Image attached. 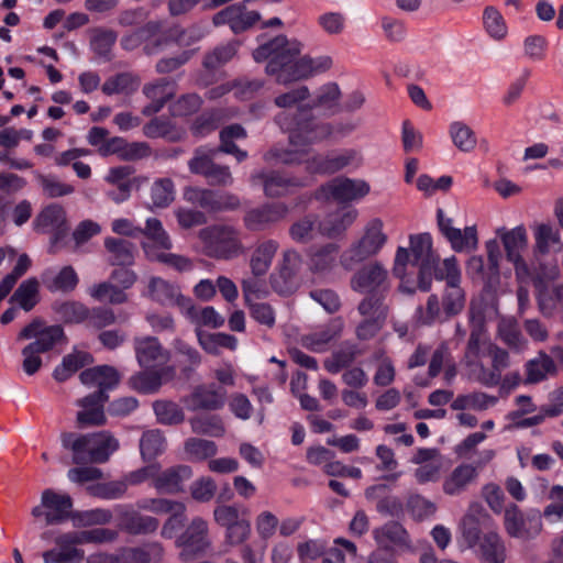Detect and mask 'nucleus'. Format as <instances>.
<instances>
[{"instance_id":"f257e3e1","label":"nucleus","mask_w":563,"mask_h":563,"mask_svg":"<svg viewBox=\"0 0 563 563\" xmlns=\"http://www.w3.org/2000/svg\"><path fill=\"white\" fill-rule=\"evenodd\" d=\"M300 44L289 42L285 35H278L267 43L260 45L253 57L256 62L268 59L266 73L275 76L276 82L287 85L292 81L309 78L313 74L330 69L332 59L329 56L298 58Z\"/></svg>"},{"instance_id":"f03ea898","label":"nucleus","mask_w":563,"mask_h":563,"mask_svg":"<svg viewBox=\"0 0 563 563\" xmlns=\"http://www.w3.org/2000/svg\"><path fill=\"white\" fill-rule=\"evenodd\" d=\"M446 279L442 297L441 306L437 295L428 298L427 307L418 309L419 320L422 324H431L435 320L445 321L457 316L465 306V294L460 286L461 274L456 264V258L451 256L444 260Z\"/></svg>"},{"instance_id":"7ed1b4c3","label":"nucleus","mask_w":563,"mask_h":563,"mask_svg":"<svg viewBox=\"0 0 563 563\" xmlns=\"http://www.w3.org/2000/svg\"><path fill=\"white\" fill-rule=\"evenodd\" d=\"M33 342L22 350L24 357L22 366L27 375L35 374L42 366L40 354L52 351L57 344L67 343L68 339L60 324L47 325L42 318H34L18 334L16 340H30Z\"/></svg>"},{"instance_id":"20e7f679","label":"nucleus","mask_w":563,"mask_h":563,"mask_svg":"<svg viewBox=\"0 0 563 563\" xmlns=\"http://www.w3.org/2000/svg\"><path fill=\"white\" fill-rule=\"evenodd\" d=\"M388 294L366 292L360 301L357 311L363 320L357 324L355 333L358 340L366 341L374 338L385 325L389 313L387 303Z\"/></svg>"},{"instance_id":"39448f33","label":"nucleus","mask_w":563,"mask_h":563,"mask_svg":"<svg viewBox=\"0 0 563 563\" xmlns=\"http://www.w3.org/2000/svg\"><path fill=\"white\" fill-rule=\"evenodd\" d=\"M175 543L180 549L179 559L183 562L206 555L211 548L208 522L201 517L194 518Z\"/></svg>"},{"instance_id":"423d86ee","label":"nucleus","mask_w":563,"mask_h":563,"mask_svg":"<svg viewBox=\"0 0 563 563\" xmlns=\"http://www.w3.org/2000/svg\"><path fill=\"white\" fill-rule=\"evenodd\" d=\"M386 240L382 220L373 219L367 224L364 235L342 255L343 266L351 269L354 264L376 255Z\"/></svg>"},{"instance_id":"0eeeda50","label":"nucleus","mask_w":563,"mask_h":563,"mask_svg":"<svg viewBox=\"0 0 563 563\" xmlns=\"http://www.w3.org/2000/svg\"><path fill=\"white\" fill-rule=\"evenodd\" d=\"M184 199L209 213L233 211L241 207V200L236 195L209 188L186 187Z\"/></svg>"},{"instance_id":"6e6552de","label":"nucleus","mask_w":563,"mask_h":563,"mask_svg":"<svg viewBox=\"0 0 563 563\" xmlns=\"http://www.w3.org/2000/svg\"><path fill=\"white\" fill-rule=\"evenodd\" d=\"M409 250L399 246L396 251L393 274L402 279L408 264L416 265L439 257L432 250V239L429 233H420L409 236Z\"/></svg>"},{"instance_id":"1a4fd4ad","label":"nucleus","mask_w":563,"mask_h":563,"mask_svg":"<svg viewBox=\"0 0 563 563\" xmlns=\"http://www.w3.org/2000/svg\"><path fill=\"white\" fill-rule=\"evenodd\" d=\"M73 499L69 495L58 494L53 489H45L41 495V504L32 508L31 515L35 519L44 518L47 526L59 525L76 516L71 511Z\"/></svg>"},{"instance_id":"9d476101","label":"nucleus","mask_w":563,"mask_h":563,"mask_svg":"<svg viewBox=\"0 0 563 563\" xmlns=\"http://www.w3.org/2000/svg\"><path fill=\"white\" fill-rule=\"evenodd\" d=\"M492 529H495V521L484 506L477 501L471 503L460 521L461 534L467 547H476L483 531Z\"/></svg>"},{"instance_id":"9b49d317","label":"nucleus","mask_w":563,"mask_h":563,"mask_svg":"<svg viewBox=\"0 0 563 563\" xmlns=\"http://www.w3.org/2000/svg\"><path fill=\"white\" fill-rule=\"evenodd\" d=\"M148 292L153 300L163 306H177L189 318H195V305L189 297L184 296L177 285L161 277H152L148 283Z\"/></svg>"},{"instance_id":"f8f14e48","label":"nucleus","mask_w":563,"mask_h":563,"mask_svg":"<svg viewBox=\"0 0 563 563\" xmlns=\"http://www.w3.org/2000/svg\"><path fill=\"white\" fill-rule=\"evenodd\" d=\"M289 208L284 202H266L245 212L244 225L250 231H265L285 220Z\"/></svg>"},{"instance_id":"ddd939ff","label":"nucleus","mask_w":563,"mask_h":563,"mask_svg":"<svg viewBox=\"0 0 563 563\" xmlns=\"http://www.w3.org/2000/svg\"><path fill=\"white\" fill-rule=\"evenodd\" d=\"M540 273L532 278L533 286L537 290V301L539 311L544 317H552L556 309V303L563 301V285H554L550 289L545 283L547 279H554L559 275V268L552 267L545 272L540 264Z\"/></svg>"},{"instance_id":"4468645a","label":"nucleus","mask_w":563,"mask_h":563,"mask_svg":"<svg viewBox=\"0 0 563 563\" xmlns=\"http://www.w3.org/2000/svg\"><path fill=\"white\" fill-rule=\"evenodd\" d=\"M351 287L358 292L388 294L390 289L388 272L378 262L364 265L352 276Z\"/></svg>"},{"instance_id":"2eb2a0df","label":"nucleus","mask_w":563,"mask_h":563,"mask_svg":"<svg viewBox=\"0 0 563 563\" xmlns=\"http://www.w3.org/2000/svg\"><path fill=\"white\" fill-rule=\"evenodd\" d=\"M369 192V186L364 180H354L346 177H336L322 185L317 198L334 199L340 202H346L365 197Z\"/></svg>"},{"instance_id":"dca6fc26","label":"nucleus","mask_w":563,"mask_h":563,"mask_svg":"<svg viewBox=\"0 0 563 563\" xmlns=\"http://www.w3.org/2000/svg\"><path fill=\"white\" fill-rule=\"evenodd\" d=\"M301 266V256L294 250L284 253L283 262L278 272L271 275V286L277 294L288 296L298 287L297 273Z\"/></svg>"},{"instance_id":"f3484780","label":"nucleus","mask_w":563,"mask_h":563,"mask_svg":"<svg viewBox=\"0 0 563 563\" xmlns=\"http://www.w3.org/2000/svg\"><path fill=\"white\" fill-rule=\"evenodd\" d=\"M440 232L450 242L455 252H471L477 247L478 238L475 225L466 227L463 231L453 227V220L446 218L442 209L437 211Z\"/></svg>"},{"instance_id":"a211bd4d","label":"nucleus","mask_w":563,"mask_h":563,"mask_svg":"<svg viewBox=\"0 0 563 563\" xmlns=\"http://www.w3.org/2000/svg\"><path fill=\"white\" fill-rule=\"evenodd\" d=\"M536 517V522L532 525L534 518H525L522 511L516 504H510L506 507L504 514V527L507 534L511 538L530 540L533 539L541 531L540 517Z\"/></svg>"},{"instance_id":"6ab92c4d","label":"nucleus","mask_w":563,"mask_h":563,"mask_svg":"<svg viewBox=\"0 0 563 563\" xmlns=\"http://www.w3.org/2000/svg\"><path fill=\"white\" fill-rule=\"evenodd\" d=\"M479 475L478 467L470 464L462 463L444 478L442 483V490L445 495L455 497L464 494L471 485L476 483Z\"/></svg>"},{"instance_id":"aec40b11","label":"nucleus","mask_w":563,"mask_h":563,"mask_svg":"<svg viewBox=\"0 0 563 563\" xmlns=\"http://www.w3.org/2000/svg\"><path fill=\"white\" fill-rule=\"evenodd\" d=\"M164 549L158 542H151L143 547L122 548L110 556V563H159Z\"/></svg>"},{"instance_id":"412c9836","label":"nucleus","mask_w":563,"mask_h":563,"mask_svg":"<svg viewBox=\"0 0 563 563\" xmlns=\"http://www.w3.org/2000/svg\"><path fill=\"white\" fill-rule=\"evenodd\" d=\"M224 394L221 387L200 385L184 399V402L191 411L217 410L224 404Z\"/></svg>"},{"instance_id":"4be33fe9","label":"nucleus","mask_w":563,"mask_h":563,"mask_svg":"<svg viewBox=\"0 0 563 563\" xmlns=\"http://www.w3.org/2000/svg\"><path fill=\"white\" fill-rule=\"evenodd\" d=\"M134 349L139 364L145 368L161 366L169 360L168 351L154 336L135 339Z\"/></svg>"},{"instance_id":"5701e85b","label":"nucleus","mask_w":563,"mask_h":563,"mask_svg":"<svg viewBox=\"0 0 563 563\" xmlns=\"http://www.w3.org/2000/svg\"><path fill=\"white\" fill-rule=\"evenodd\" d=\"M263 184L264 194L269 198L285 197L292 188H300L305 183L296 177H287L279 172L260 173L253 176Z\"/></svg>"},{"instance_id":"b1692460","label":"nucleus","mask_w":563,"mask_h":563,"mask_svg":"<svg viewBox=\"0 0 563 563\" xmlns=\"http://www.w3.org/2000/svg\"><path fill=\"white\" fill-rule=\"evenodd\" d=\"M192 477V470L188 465H175L157 474L154 487L166 494L184 492L185 484Z\"/></svg>"},{"instance_id":"393cba45","label":"nucleus","mask_w":563,"mask_h":563,"mask_svg":"<svg viewBox=\"0 0 563 563\" xmlns=\"http://www.w3.org/2000/svg\"><path fill=\"white\" fill-rule=\"evenodd\" d=\"M80 382L87 386H97L98 390L108 394L120 383L119 372L109 365H100L87 368L79 375Z\"/></svg>"},{"instance_id":"a878e982","label":"nucleus","mask_w":563,"mask_h":563,"mask_svg":"<svg viewBox=\"0 0 563 563\" xmlns=\"http://www.w3.org/2000/svg\"><path fill=\"white\" fill-rule=\"evenodd\" d=\"M476 545L482 563H505L507 559L506 545L495 529L486 531Z\"/></svg>"},{"instance_id":"bb28decb","label":"nucleus","mask_w":563,"mask_h":563,"mask_svg":"<svg viewBox=\"0 0 563 563\" xmlns=\"http://www.w3.org/2000/svg\"><path fill=\"white\" fill-rule=\"evenodd\" d=\"M525 367L526 378L523 383L527 385L538 384L548 377H553L559 371L554 360L544 351H539L537 357L529 360Z\"/></svg>"},{"instance_id":"cd10ccee","label":"nucleus","mask_w":563,"mask_h":563,"mask_svg":"<svg viewBox=\"0 0 563 563\" xmlns=\"http://www.w3.org/2000/svg\"><path fill=\"white\" fill-rule=\"evenodd\" d=\"M118 526L129 534L140 536L154 533L158 529L159 521L139 511L128 510L120 515Z\"/></svg>"},{"instance_id":"c85d7f7f","label":"nucleus","mask_w":563,"mask_h":563,"mask_svg":"<svg viewBox=\"0 0 563 563\" xmlns=\"http://www.w3.org/2000/svg\"><path fill=\"white\" fill-rule=\"evenodd\" d=\"M66 216L64 209L58 205H49L45 207L36 217L34 224L35 228L46 229L53 228L55 229V234L52 243H57L60 239H63L66 234L67 228Z\"/></svg>"},{"instance_id":"c756f323","label":"nucleus","mask_w":563,"mask_h":563,"mask_svg":"<svg viewBox=\"0 0 563 563\" xmlns=\"http://www.w3.org/2000/svg\"><path fill=\"white\" fill-rule=\"evenodd\" d=\"M533 255L536 258L540 255H548L551 252V246L558 245L559 250L562 247L560 232L550 222L537 223L533 227Z\"/></svg>"},{"instance_id":"7c9ffc66","label":"nucleus","mask_w":563,"mask_h":563,"mask_svg":"<svg viewBox=\"0 0 563 563\" xmlns=\"http://www.w3.org/2000/svg\"><path fill=\"white\" fill-rule=\"evenodd\" d=\"M496 233L501 240L508 261L518 258L521 252L528 247V235L523 225H518L512 230L499 228Z\"/></svg>"},{"instance_id":"2f4dec72","label":"nucleus","mask_w":563,"mask_h":563,"mask_svg":"<svg viewBox=\"0 0 563 563\" xmlns=\"http://www.w3.org/2000/svg\"><path fill=\"white\" fill-rule=\"evenodd\" d=\"M91 463H106L110 455L118 450L119 443L109 432L88 433Z\"/></svg>"},{"instance_id":"473e14b6","label":"nucleus","mask_w":563,"mask_h":563,"mask_svg":"<svg viewBox=\"0 0 563 563\" xmlns=\"http://www.w3.org/2000/svg\"><path fill=\"white\" fill-rule=\"evenodd\" d=\"M341 91L335 82L323 85L317 97L308 104L309 110H320L323 115H333L340 111Z\"/></svg>"},{"instance_id":"72a5a7b5","label":"nucleus","mask_w":563,"mask_h":563,"mask_svg":"<svg viewBox=\"0 0 563 563\" xmlns=\"http://www.w3.org/2000/svg\"><path fill=\"white\" fill-rule=\"evenodd\" d=\"M60 441L64 449L73 452V463L86 465L90 461V445L87 434H77L75 432H63Z\"/></svg>"},{"instance_id":"f704fd0d","label":"nucleus","mask_w":563,"mask_h":563,"mask_svg":"<svg viewBox=\"0 0 563 563\" xmlns=\"http://www.w3.org/2000/svg\"><path fill=\"white\" fill-rule=\"evenodd\" d=\"M356 216V210L339 211L328 214L320 221L319 232L328 238H336L354 222Z\"/></svg>"},{"instance_id":"c9c22d12","label":"nucleus","mask_w":563,"mask_h":563,"mask_svg":"<svg viewBox=\"0 0 563 563\" xmlns=\"http://www.w3.org/2000/svg\"><path fill=\"white\" fill-rule=\"evenodd\" d=\"M104 247L111 254V265L130 266L134 263L135 245L124 239L107 238Z\"/></svg>"},{"instance_id":"e433bc0d","label":"nucleus","mask_w":563,"mask_h":563,"mask_svg":"<svg viewBox=\"0 0 563 563\" xmlns=\"http://www.w3.org/2000/svg\"><path fill=\"white\" fill-rule=\"evenodd\" d=\"M40 301V284L35 277L23 280L10 297L25 312L31 311Z\"/></svg>"},{"instance_id":"4c0bfd02","label":"nucleus","mask_w":563,"mask_h":563,"mask_svg":"<svg viewBox=\"0 0 563 563\" xmlns=\"http://www.w3.org/2000/svg\"><path fill=\"white\" fill-rule=\"evenodd\" d=\"M373 536L378 545L387 548L389 543L396 545L407 544L409 536L406 529L397 521H388L376 528Z\"/></svg>"},{"instance_id":"58836bf2","label":"nucleus","mask_w":563,"mask_h":563,"mask_svg":"<svg viewBox=\"0 0 563 563\" xmlns=\"http://www.w3.org/2000/svg\"><path fill=\"white\" fill-rule=\"evenodd\" d=\"M52 309L58 317V320L66 324L86 322L88 316V308L84 303L75 300L54 302Z\"/></svg>"},{"instance_id":"ea45409f","label":"nucleus","mask_w":563,"mask_h":563,"mask_svg":"<svg viewBox=\"0 0 563 563\" xmlns=\"http://www.w3.org/2000/svg\"><path fill=\"white\" fill-rule=\"evenodd\" d=\"M309 150L306 148H284L273 146L264 155L263 159L272 165H287L294 166L305 163V157L308 156Z\"/></svg>"},{"instance_id":"a19ab883","label":"nucleus","mask_w":563,"mask_h":563,"mask_svg":"<svg viewBox=\"0 0 563 563\" xmlns=\"http://www.w3.org/2000/svg\"><path fill=\"white\" fill-rule=\"evenodd\" d=\"M79 278L71 266H64L54 277L43 276V284L51 292H71L78 285Z\"/></svg>"},{"instance_id":"79ce46f5","label":"nucleus","mask_w":563,"mask_h":563,"mask_svg":"<svg viewBox=\"0 0 563 563\" xmlns=\"http://www.w3.org/2000/svg\"><path fill=\"white\" fill-rule=\"evenodd\" d=\"M92 362V356L87 352H74L63 357L62 364L53 373L57 382H65L77 371Z\"/></svg>"},{"instance_id":"37998d69","label":"nucleus","mask_w":563,"mask_h":563,"mask_svg":"<svg viewBox=\"0 0 563 563\" xmlns=\"http://www.w3.org/2000/svg\"><path fill=\"white\" fill-rule=\"evenodd\" d=\"M173 372L172 367L162 371L140 372L129 379V385L132 389L142 393V394H153L156 393L162 386L163 374L166 372Z\"/></svg>"},{"instance_id":"c03bdc74","label":"nucleus","mask_w":563,"mask_h":563,"mask_svg":"<svg viewBox=\"0 0 563 563\" xmlns=\"http://www.w3.org/2000/svg\"><path fill=\"white\" fill-rule=\"evenodd\" d=\"M276 251L277 243L266 241L253 252L250 266L255 277H262L267 273Z\"/></svg>"},{"instance_id":"a18cd8bd","label":"nucleus","mask_w":563,"mask_h":563,"mask_svg":"<svg viewBox=\"0 0 563 563\" xmlns=\"http://www.w3.org/2000/svg\"><path fill=\"white\" fill-rule=\"evenodd\" d=\"M142 247L150 261L163 263L178 272H187L192 268V262L188 257L173 253L158 252L155 246H151L148 243H142Z\"/></svg>"},{"instance_id":"49530a36","label":"nucleus","mask_w":563,"mask_h":563,"mask_svg":"<svg viewBox=\"0 0 563 563\" xmlns=\"http://www.w3.org/2000/svg\"><path fill=\"white\" fill-rule=\"evenodd\" d=\"M319 223L317 214H306L290 225L289 235L298 243H308L313 240L316 231H319Z\"/></svg>"},{"instance_id":"de8ad7c7","label":"nucleus","mask_w":563,"mask_h":563,"mask_svg":"<svg viewBox=\"0 0 563 563\" xmlns=\"http://www.w3.org/2000/svg\"><path fill=\"white\" fill-rule=\"evenodd\" d=\"M216 243V251L221 256L228 257L231 252L238 249L236 231L232 227L219 225L208 229Z\"/></svg>"},{"instance_id":"09e8293b","label":"nucleus","mask_w":563,"mask_h":563,"mask_svg":"<svg viewBox=\"0 0 563 563\" xmlns=\"http://www.w3.org/2000/svg\"><path fill=\"white\" fill-rule=\"evenodd\" d=\"M440 257L432 258L426 262H420L417 265L419 266L418 272V287L422 291H429L431 289L432 278L434 277L438 280H445L446 269L443 264L442 267L439 266Z\"/></svg>"},{"instance_id":"8fccbe9b","label":"nucleus","mask_w":563,"mask_h":563,"mask_svg":"<svg viewBox=\"0 0 563 563\" xmlns=\"http://www.w3.org/2000/svg\"><path fill=\"white\" fill-rule=\"evenodd\" d=\"M191 430L197 434L210 437H222L224 434V426L221 418L217 415H200L189 420Z\"/></svg>"},{"instance_id":"3c124183","label":"nucleus","mask_w":563,"mask_h":563,"mask_svg":"<svg viewBox=\"0 0 563 563\" xmlns=\"http://www.w3.org/2000/svg\"><path fill=\"white\" fill-rule=\"evenodd\" d=\"M339 246L334 243H328L310 252L309 267L314 273H322L330 269L335 261Z\"/></svg>"},{"instance_id":"603ef678","label":"nucleus","mask_w":563,"mask_h":563,"mask_svg":"<svg viewBox=\"0 0 563 563\" xmlns=\"http://www.w3.org/2000/svg\"><path fill=\"white\" fill-rule=\"evenodd\" d=\"M164 450L165 438L159 430L155 429L143 432L140 440V451L145 461L154 460Z\"/></svg>"},{"instance_id":"864d4df0","label":"nucleus","mask_w":563,"mask_h":563,"mask_svg":"<svg viewBox=\"0 0 563 563\" xmlns=\"http://www.w3.org/2000/svg\"><path fill=\"white\" fill-rule=\"evenodd\" d=\"M236 42H230L217 46L205 55L202 66L210 71L219 69L221 66L233 58V56L236 54Z\"/></svg>"},{"instance_id":"5fc2aeb1","label":"nucleus","mask_w":563,"mask_h":563,"mask_svg":"<svg viewBox=\"0 0 563 563\" xmlns=\"http://www.w3.org/2000/svg\"><path fill=\"white\" fill-rule=\"evenodd\" d=\"M487 344L486 331L483 323H477L472 327L470 338L463 356V362L466 366L475 364L476 358L479 356L481 347Z\"/></svg>"},{"instance_id":"6e6d98bb","label":"nucleus","mask_w":563,"mask_h":563,"mask_svg":"<svg viewBox=\"0 0 563 563\" xmlns=\"http://www.w3.org/2000/svg\"><path fill=\"white\" fill-rule=\"evenodd\" d=\"M153 409L159 423L175 426L185 420L183 409L170 400H156Z\"/></svg>"},{"instance_id":"4d7b16f0","label":"nucleus","mask_w":563,"mask_h":563,"mask_svg":"<svg viewBox=\"0 0 563 563\" xmlns=\"http://www.w3.org/2000/svg\"><path fill=\"white\" fill-rule=\"evenodd\" d=\"M174 199V183L172 179H158L152 185L150 190L151 208H166Z\"/></svg>"},{"instance_id":"13d9d810","label":"nucleus","mask_w":563,"mask_h":563,"mask_svg":"<svg viewBox=\"0 0 563 563\" xmlns=\"http://www.w3.org/2000/svg\"><path fill=\"white\" fill-rule=\"evenodd\" d=\"M55 544L57 545V551H59V553H66L70 556L68 559V563H80L84 560V551L76 548V545L81 544L77 531H70L57 536L55 538Z\"/></svg>"},{"instance_id":"bf43d9fd","label":"nucleus","mask_w":563,"mask_h":563,"mask_svg":"<svg viewBox=\"0 0 563 563\" xmlns=\"http://www.w3.org/2000/svg\"><path fill=\"white\" fill-rule=\"evenodd\" d=\"M143 133L150 139L165 137L176 142L180 139L174 125L165 119L154 118L143 126Z\"/></svg>"},{"instance_id":"052dcab7","label":"nucleus","mask_w":563,"mask_h":563,"mask_svg":"<svg viewBox=\"0 0 563 563\" xmlns=\"http://www.w3.org/2000/svg\"><path fill=\"white\" fill-rule=\"evenodd\" d=\"M141 234L154 242V246H158L163 250H170L173 244L164 230L162 222L156 218H150L146 220L145 228H141Z\"/></svg>"},{"instance_id":"680f3d73","label":"nucleus","mask_w":563,"mask_h":563,"mask_svg":"<svg viewBox=\"0 0 563 563\" xmlns=\"http://www.w3.org/2000/svg\"><path fill=\"white\" fill-rule=\"evenodd\" d=\"M90 296L99 301L108 299V301L113 305L123 303L128 299L123 289L108 282L95 285L90 289Z\"/></svg>"},{"instance_id":"e2e57ef3","label":"nucleus","mask_w":563,"mask_h":563,"mask_svg":"<svg viewBox=\"0 0 563 563\" xmlns=\"http://www.w3.org/2000/svg\"><path fill=\"white\" fill-rule=\"evenodd\" d=\"M241 10H245L244 4H231L217 12L212 18V23L216 26L229 24L233 33L239 34L243 32V26L239 24Z\"/></svg>"},{"instance_id":"0e129e2a","label":"nucleus","mask_w":563,"mask_h":563,"mask_svg":"<svg viewBox=\"0 0 563 563\" xmlns=\"http://www.w3.org/2000/svg\"><path fill=\"white\" fill-rule=\"evenodd\" d=\"M338 335V332L332 328H325L320 332L302 335L300 343L303 347L312 352H323L327 345Z\"/></svg>"},{"instance_id":"69168bd1","label":"nucleus","mask_w":563,"mask_h":563,"mask_svg":"<svg viewBox=\"0 0 563 563\" xmlns=\"http://www.w3.org/2000/svg\"><path fill=\"white\" fill-rule=\"evenodd\" d=\"M454 145L462 152H471L476 145V137L472 129L461 122H455L450 129Z\"/></svg>"},{"instance_id":"338daca9","label":"nucleus","mask_w":563,"mask_h":563,"mask_svg":"<svg viewBox=\"0 0 563 563\" xmlns=\"http://www.w3.org/2000/svg\"><path fill=\"white\" fill-rule=\"evenodd\" d=\"M184 448L187 454L199 461L211 457L217 453V445L213 441L199 438L186 440Z\"/></svg>"},{"instance_id":"774afa93","label":"nucleus","mask_w":563,"mask_h":563,"mask_svg":"<svg viewBox=\"0 0 563 563\" xmlns=\"http://www.w3.org/2000/svg\"><path fill=\"white\" fill-rule=\"evenodd\" d=\"M217 151L199 147L195 151L192 158L188 162L189 170L195 175H205L212 167Z\"/></svg>"}]
</instances>
